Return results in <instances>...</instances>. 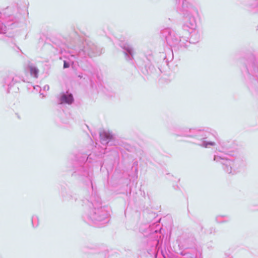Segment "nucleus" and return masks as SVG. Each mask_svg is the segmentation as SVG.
Segmentation results:
<instances>
[{
    "instance_id": "nucleus-1",
    "label": "nucleus",
    "mask_w": 258,
    "mask_h": 258,
    "mask_svg": "<svg viewBox=\"0 0 258 258\" xmlns=\"http://www.w3.org/2000/svg\"><path fill=\"white\" fill-rule=\"evenodd\" d=\"M73 98L72 95H63L61 97V103H67L70 104L73 102Z\"/></svg>"
},
{
    "instance_id": "nucleus-2",
    "label": "nucleus",
    "mask_w": 258,
    "mask_h": 258,
    "mask_svg": "<svg viewBox=\"0 0 258 258\" xmlns=\"http://www.w3.org/2000/svg\"><path fill=\"white\" fill-rule=\"evenodd\" d=\"M30 71L31 74L32 75H33L36 77H37L38 73V70L37 69H36L34 67L31 66L30 68Z\"/></svg>"
},
{
    "instance_id": "nucleus-3",
    "label": "nucleus",
    "mask_w": 258,
    "mask_h": 258,
    "mask_svg": "<svg viewBox=\"0 0 258 258\" xmlns=\"http://www.w3.org/2000/svg\"><path fill=\"white\" fill-rule=\"evenodd\" d=\"M63 67L64 68H68L69 67V66L66 61H64Z\"/></svg>"
},
{
    "instance_id": "nucleus-4",
    "label": "nucleus",
    "mask_w": 258,
    "mask_h": 258,
    "mask_svg": "<svg viewBox=\"0 0 258 258\" xmlns=\"http://www.w3.org/2000/svg\"><path fill=\"white\" fill-rule=\"evenodd\" d=\"M208 145H211V146H214L215 145V143L214 142H210V143H208L207 144H206V146H207Z\"/></svg>"
}]
</instances>
